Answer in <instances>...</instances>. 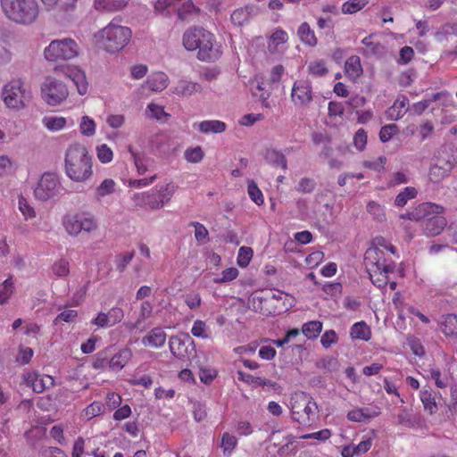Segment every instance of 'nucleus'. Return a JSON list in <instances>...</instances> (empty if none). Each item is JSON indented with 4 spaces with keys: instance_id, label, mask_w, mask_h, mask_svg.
<instances>
[{
    "instance_id": "1",
    "label": "nucleus",
    "mask_w": 457,
    "mask_h": 457,
    "mask_svg": "<svg viewBox=\"0 0 457 457\" xmlns=\"http://www.w3.org/2000/svg\"><path fill=\"white\" fill-rule=\"evenodd\" d=\"M65 174L75 182H85L93 174L92 158L87 148L79 144L68 147L64 159Z\"/></svg>"
},
{
    "instance_id": "2",
    "label": "nucleus",
    "mask_w": 457,
    "mask_h": 457,
    "mask_svg": "<svg viewBox=\"0 0 457 457\" xmlns=\"http://www.w3.org/2000/svg\"><path fill=\"white\" fill-rule=\"evenodd\" d=\"M213 42V35L203 28L187 29L183 35L185 48L188 51L197 49V57L204 62H214L219 58L220 52Z\"/></svg>"
},
{
    "instance_id": "3",
    "label": "nucleus",
    "mask_w": 457,
    "mask_h": 457,
    "mask_svg": "<svg viewBox=\"0 0 457 457\" xmlns=\"http://www.w3.org/2000/svg\"><path fill=\"white\" fill-rule=\"evenodd\" d=\"M5 17L19 25L34 24L40 14V7L37 0H0Z\"/></svg>"
},
{
    "instance_id": "4",
    "label": "nucleus",
    "mask_w": 457,
    "mask_h": 457,
    "mask_svg": "<svg viewBox=\"0 0 457 457\" xmlns=\"http://www.w3.org/2000/svg\"><path fill=\"white\" fill-rule=\"evenodd\" d=\"M129 28L113 19L107 26L95 34L96 43L106 52L116 53L123 49L131 38Z\"/></svg>"
},
{
    "instance_id": "5",
    "label": "nucleus",
    "mask_w": 457,
    "mask_h": 457,
    "mask_svg": "<svg viewBox=\"0 0 457 457\" xmlns=\"http://www.w3.org/2000/svg\"><path fill=\"white\" fill-rule=\"evenodd\" d=\"M291 411L295 421L308 425L317 418L318 405L309 395L299 392L291 398Z\"/></svg>"
},
{
    "instance_id": "6",
    "label": "nucleus",
    "mask_w": 457,
    "mask_h": 457,
    "mask_svg": "<svg viewBox=\"0 0 457 457\" xmlns=\"http://www.w3.org/2000/svg\"><path fill=\"white\" fill-rule=\"evenodd\" d=\"M2 96L8 108L17 110L24 108L32 97L31 92L19 79L10 81L3 87Z\"/></svg>"
},
{
    "instance_id": "7",
    "label": "nucleus",
    "mask_w": 457,
    "mask_h": 457,
    "mask_svg": "<svg viewBox=\"0 0 457 457\" xmlns=\"http://www.w3.org/2000/svg\"><path fill=\"white\" fill-rule=\"evenodd\" d=\"M78 44L71 38L53 40L44 51L49 62L70 60L78 55Z\"/></svg>"
},
{
    "instance_id": "8",
    "label": "nucleus",
    "mask_w": 457,
    "mask_h": 457,
    "mask_svg": "<svg viewBox=\"0 0 457 457\" xmlns=\"http://www.w3.org/2000/svg\"><path fill=\"white\" fill-rule=\"evenodd\" d=\"M62 224L71 236H78L80 232L90 233L98 227L96 219L88 212L66 215Z\"/></svg>"
},
{
    "instance_id": "9",
    "label": "nucleus",
    "mask_w": 457,
    "mask_h": 457,
    "mask_svg": "<svg viewBox=\"0 0 457 457\" xmlns=\"http://www.w3.org/2000/svg\"><path fill=\"white\" fill-rule=\"evenodd\" d=\"M249 303L255 312L263 315H277L282 312V308L274 305V292L270 289H262L253 292Z\"/></svg>"
},
{
    "instance_id": "10",
    "label": "nucleus",
    "mask_w": 457,
    "mask_h": 457,
    "mask_svg": "<svg viewBox=\"0 0 457 457\" xmlns=\"http://www.w3.org/2000/svg\"><path fill=\"white\" fill-rule=\"evenodd\" d=\"M41 95L47 104L55 106L67 98L69 91L63 82L49 76L41 85Z\"/></svg>"
},
{
    "instance_id": "11",
    "label": "nucleus",
    "mask_w": 457,
    "mask_h": 457,
    "mask_svg": "<svg viewBox=\"0 0 457 457\" xmlns=\"http://www.w3.org/2000/svg\"><path fill=\"white\" fill-rule=\"evenodd\" d=\"M172 6L176 8L178 16L182 21L189 20L200 12L191 0H157L154 5L159 12H164Z\"/></svg>"
},
{
    "instance_id": "12",
    "label": "nucleus",
    "mask_w": 457,
    "mask_h": 457,
    "mask_svg": "<svg viewBox=\"0 0 457 457\" xmlns=\"http://www.w3.org/2000/svg\"><path fill=\"white\" fill-rule=\"evenodd\" d=\"M58 185L57 176L54 173L46 172L35 187L34 195L37 199L46 202L57 195Z\"/></svg>"
},
{
    "instance_id": "13",
    "label": "nucleus",
    "mask_w": 457,
    "mask_h": 457,
    "mask_svg": "<svg viewBox=\"0 0 457 457\" xmlns=\"http://www.w3.org/2000/svg\"><path fill=\"white\" fill-rule=\"evenodd\" d=\"M365 262L367 266H372L380 271H383L385 275L393 272L395 269L394 263H386L384 258V252L378 247H370L365 253Z\"/></svg>"
},
{
    "instance_id": "14",
    "label": "nucleus",
    "mask_w": 457,
    "mask_h": 457,
    "mask_svg": "<svg viewBox=\"0 0 457 457\" xmlns=\"http://www.w3.org/2000/svg\"><path fill=\"white\" fill-rule=\"evenodd\" d=\"M188 344L194 345L188 334L171 336L169 339V346L172 355L179 360L188 356Z\"/></svg>"
},
{
    "instance_id": "15",
    "label": "nucleus",
    "mask_w": 457,
    "mask_h": 457,
    "mask_svg": "<svg viewBox=\"0 0 457 457\" xmlns=\"http://www.w3.org/2000/svg\"><path fill=\"white\" fill-rule=\"evenodd\" d=\"M291 98L294 104L298 106H304L310 104L312 100V86L310 82L305 80L295 82L292 88Z\"/></svg>"
},
{
    "instance_id": "16",
    "label": "nucleus",
    "mask_w": 457,
    "mask_h": 457,
    "mask_svg": "<svg viewBox=\"0 0 457 457\" xmlns=\"http://www.w3.org/2000/svg\"><path fill=\"white\" fill-rule=\"evenodd\" d=\"M444 212V207L432 203H422L418 206L413 208L411 211H409V220L420 221L426 220L432 214H441Z\"/></svg>"
},
{
    "instance_id": "17",
    "label": "nucleus",
    "mask_w": 457,
    "mask_h": 457,
    "mask_svg": "<svg viewBox=\"0 0 457 457\" xmlns=\"http://www.w3.org/2000/svg\"><path fill=\"white\" fill-rule=\"evenodd\" d=\"M55 71H61L66 77H68L77 87L79 95L87 94L88 83L86 79L84 71L77 67H55Z\"/></svg>"
},
{
    "instance_id": "18",
    "label": "nucleus",
    "mask_w": 457,
    "mask_h": 457,
    "mask_svg": "<svg viewBox=\"0 0 457 457\" xmlns=\"http://www.w3.org/2000/svg\"><path fill=\"white\" fill-rule=\"evenodd\" d=\"M446 219L440 214H432L423 223V229L428 237L439 235L446 227Z\"/></svg>"
},
{
    "instance_id": "19",
    "label": "nucleus",
    "mask_w": 457,
    "mask_h": 457,
    "mask_svg": "<svg viewBox=\"0 0 457 457\" xmlns=\"http://www.w3.org/2000/svg\"><path fill=\"white\" fill-rule=\"evenodd\" d=\"M27 383L29 384L33 391L41 393L46 388L54 386V379L51 376L39 375L37 373H29L26 378Z\"/></svg>"
},
{
    "instance_id": "20",
    "label": "nucleus",
    "mask_w": 457,
    "mask_h": 457,
    "mask_svg": "<svg viewBox=\"0 0 457 457\" xmlns=\"http://www.w3.org/2000/svg\"><path fill=\"white\" fill-rule=\"evenodd\" d=\"M372 37L373 34H370L361 40V43L365 46V47L359 50V53L366 57H382L386 53V48L381 43L372 41Z\"/></svg>"
},
{
    "instance_id": "21",
    "label": "nucleus",
    "mask_w": 457,
    "mask_h": 457,
    "mask_svg": "<svg viewBox=\"0 0 457 457\" xmlns=\"http://www.w3.org/2000/svg\"><path fill=\"white\" fill-rule=\"evenodd\" d=\"M129 151L133 158L135 166L139 175H144L153 167L154 160L144 154L137 153L129 146Z\"/></svg>"
},
{
    "instance_id": "22",
    "label": "nucleus",
    "mask_w": 457,
    "mask_h": 457,
    "mask_svg": "<svg viewBox=\"0 0 457 457\" xmlns=\"http://www.w3.org/2000/svg\"><path fill=\"white\" fill-rule=\"evenodd\" d=\"M166 334L161 328H153L148 335L142 338V344L144 345H149L152 347H161L165 344Z\"/></svg>"
},
{
    "instance_id": "23",
    "label": "nucleus",
    "mask_w": 457,
    "mask_h": 457,
    "mask_svg": "<svg viewBox=\"0 0 457 457\" xmlns=\"http://www.w3.org/2000/svg\"><path fill=\"white\" fill-rule=\"evenodd\" d=\"M145 86L153 92H160L168 87V76L163 72H156L149 76Z\"/></svg>"
},
{
    "instance_id": "24",
    "label": "nucleus",
    "mask_w": 457,
    "mask_h": 457,
    "mask_svg": "<svg viewBox=\"0 0 457 457\" xmlns=\"http://www.w3.org/2000/svg\"><path fill=\"white\" fill-rule=\"evenodd\" d=\"M408 104V98L405 96H400L386 111L387 118L392 120L401 119L406 112L405 107Z\"/></svg>"
},
{
    "instance_id": "25",
    "label": "nucleus",
    "mask_w": 457,
    "mask_h": 457,
    "mask_svg": "<svg viewBox=\"0 0 457 457\" xmlns=\"http://www.w3.org/2000/svg\"><path fill=\"white\" fill-rule=\"evenodd\" d=\"M131 357L132 351L128 347L123 348L112 357L109 361V367L113 370H120L129 362Z\"/></svg>"
},
{
    "instance_id": "26",
    "label": "nucleus",
    "mask_w": 457,
    "mask_h": 457,
    "mask_svg": "<svg viewBox=\"0 0 457 457\" xmlns=\"http://www.w3.org/2000/svg\"><path fill=\"white\" fill-rule=\"evenodd\" d=\"M255 8L253 6H245L235 10L231 14V21L236 26H242L245 22L255 14Z\"/></svg>"
},
{
    "instance_id": "27",
    "label": "nucleus",
    "mask_w": 457,
    "mask_h": 457,
    "mask_svg": "<svg viewBox=\"0 0 457 457\" xmlns=\"http://www.w3.org/2000/svg\"><path fill=\"white\" fill-rule=\"evenodd\" d=\"M288 39L287 33L281 29H277L269 37L268 50L270 54H275L278 51L279 45L287 43Z\"/></svg>"
},
{
    "instance_id": "28",
    "label": "nucleus",
    "mask_w": 457,
    "mask_h": 457,
    "mask_svg": "<svg viewBox=\"0 0 457 457\" xmlns=\"http://www.w3.org/2000/svg\"><path fill=\"white\" fill-rule=\"evenodd\" d=\"M127 5L126 0H96L95 7L99 11L116 12Z\"/></svg>"
},
{
    "instance_id": "29",
    "label": "nucleus",
    "mask_w": 457,
    "mask_h": 457,
    "mask_svg": "<svg viewBox=\"0 0 457 457\" xmlns=\"http://www.w3.org/2000/svg\"><path fill=\"white\" fill-rule=\"evenodd\" d=\"M350 335L353 339L369 341L371 332L370 327L364 321H360L352 326Z\"/></svg>"
},
{
    "instance_id": "30",
    "label": "nucleus",
    "mask_w": 457,
    "mask_h": 457,
    "mask_svg": "<svg viewBox=\"0 0 457 457\" xmlns=\"http://www.w3.org/2000/svg\"><path fill=\"white\" fill-rule=\"evenodd\" d=\"M301 41L310 46H315L318 43L314 31L311 29L307 22H303L297 31Z\"/></svg>"
},
{
    "instance_id": "31",
    "label": "nucleus",
    "mask_w": 457,
    "mask_h": 457,
    "mask_svg": "<svg viewBox=\"0 0 457 457\" xmlns=\"http://www.w3.org/2000/svg\"><path fill=\"white\" fill-rule=\"evenodd\" d=\"M446 168L437 164L432 165L428 173L429 179L434 183H438L447 177L453 165L449 162H446Z\"/></svg>"
},
{
    "instance_id": "32",
    "label": "nucleus",
    "mask_w": 457,
    "mask_h": 457,
    "mask_svg": "<svg viewBox=\"0 0 457 457\" xmlns=\"http://www.w3.org/2000/svg\"><path fill=\"white\" fill-rule=\"evenodd\" d=\"M345 71L352 78H359L362 74V67L360 57L357 55L350 56L345 62Z\"/></svg>"
},
{
    "instance_id": "33",
    "label": "nucleus",
    "mask_w": 457,
    "mask_h": 457,
    "mask_svg": "<svg viewBox=\"0 0 457 457\" xmlns=\"http://www.w3.org/2000/svg\"><path fill=\"white\" fill-rule=\"evenodd\" d=\"M198 127L202 133H221L226 129V124L220 120H204Z\"/></svg>"
},
{
    "instance_id": "34",
    "label": "nucleus",
    "mask_w": 457,
    "mask_h": 457,
    "mask_svg": "<svg viewBox=\"0 0 457 457\" xmlns=\"http://www.w3.org/2000/svg\"><path fill=\"white\" fill-rule=\"evenodd\" d=\"M153 312V306L148 301H145L141 303L139 318L132 323L127 325L129 330L139 328L142 320L149 318Z\"/></svg>"
},
{
    "instance_id": "35",
    "label": "nucleus",
    "mask_w": 457,
    "mask_h": 457,
    "mask_svg": "<svg viewBox=\"0 0 457 457\" xmlns=\"http://www.w3.org/2000/svg\"><path fill=\"white\" fill-rule=\"evenodd\" d=\"M253 95L255 96H259L262 103L267 106L266 101L270 96V92L272 87L268 86V80H259L256 79L255 90L253 87H252Z\"/></svg>"
},
{
    "instance_id": "36",
    "label": "nucleus",
    "mask_w": 457,
    "mask_h": 457,
    "mask_svg": "<svg viewBox=\"0 0 457 457\" xmlns=\"http://www.w3.org/2000/svg\"><path fill=\"white\" fill-rule=\"evenodd\" d=\"M370 278L374 286H376L378 288L385 287L388 283V276L385 275L383 271H380L379 270L376 268H372V266H367Z\"/></svg>"
},
{
    "instance_id": "37",
    "label": "nucleus",
    "mask_w": 457,
    "mask_h": 457,
    "mask_svg": "<svg viewBox=\"0 0 457 457\" xmlns=\"http://www.w3.org/2000/svg\"><path fill=\"white\" fill-rule=\"evenodd\" d=\"M441 330L445 336L457 335V315L448 314L441 323Z\"/></svg>"
},
{
    "instance_id": "38",
    "label": "nucleus",
    "mask_w": 457,
    "mask_h": 457,
    "mask_svg": "<svg viewBox=\"0 0 457 457\" xmlns=\"http://www.w3.org/2000/svg\"><path fill=\"white\" fill-rule=\"evenodd\" d=\"M322 330V323L319 320H312L303 325L302 331L310 339L316 338Z\"/></svg>"
},
{
    "instance_id": "39",
    "label": "nucleus",
    "mask_w": 457,
    "mask_h": 457,
    "mask_svg": "<svg viewBox=\"0 0 457 457\" xmlns=\"http://www.w3.org/2000/svg\"><path fill=\"white\" fill-rule=\"evenodd\" d=\"M266 159L274 166H280L283 170H287V162L285 155L277 150H268Z\"/></svg>"
},
{
    "instance_id": "40",
    "label": "nucleus",
    "mask_w": 457,
    "mask_h": 457,
    "mask_svg": "<svg viewBox=\"0 0 457 457\" xmlns=\"http://www.w3.org/2000/svg\"><path fill=\"white\" fill-rule=\"evenodd\" d=\"M417 194L418 191L415 187H407L396 195L395 204L399 207H403L407 204L408 200L415 198Z\"/></svg>"
},
{
    "instance_id": "41",
    "label": "nucleus",
    "mask_w": 457,
    "mask_h": 457,
    "mask_svg": "<svg viewBox=\"0 0 457 457\" xmlns=\"http://www.w3.org/2000/svg\"><path fill=\"white\" fill-rule=\"evenodd\" d=\"M420 400L424 405L425 411H427L429 414H433L437 411V405L431 392L428 390L420 391Z\"/></svg>"
},
{
    "instance_id": "42",
    "label": "nucleus",
    "mask_w": 457,
    "mask_h": 457,
    "mask_svg": "<svg viewBox=\"0 0 457 457\" xmlns=\"http://www.w3.org/2000/svg\"><path fill=\"white\" fill-rule=\"evenodd\" d=\"M54 275L57 278H64L70 274V263L66 259H59L51 267Z\"/></svg>"
},
{
    "instance_id": "43",
    "label": "nucleus",
    "mask_w": 457,
    "mask_h": 457,
    "mask_svg": "<svg viewBox=\"0 0 457 457\" xmlns=\"http://www.w3.org/2000/svg\"><path fill=\"white\" fill-rule=\"evenodd\" d=\"M115 190V182L112 179H104L96 189V198L99 200L102 197L112 194Z\"/></svg>"
},
{
    "instance_id": "44",
    "label": "nucleus",
    "mask_w": 457,
    "mask_h": 457,
    "mask_svg": "<svg viewBox=\"0 0 457 457\" xmlns=\"http://www.w3.org/2000/svg\"><path fill=\"white\" fill-rule=\"evenodd\" d=\"M14 290L13 280L12 278L5 279L0 289V304H4L7 302L10 296L12 295Z\"/></svg>"
},
{
    "instance_id": "45",
    "label": "nucleus",
    "mask_w": 457,
    "mask_h": 457,
    "mask_svg": "<svg viewBox=\"0 0 457 457\" xmlns=\"http://www.w3.org/2000/svg\"><path fill=\"white\" fill-rule=\"evenodd\" d=\"M134 255V251L118 254L115 258V265L117 270H119L120 272L124 271L128 264H129V262L132 261Z\"/></svg>"
},
{
    "instance_id": "46",
    "label": "nucleus",
    "mask_w": 457,
    "mask_h": 457,
    "mask_svg": "<svg viewBox=\"0 0 457 457\" xmlns=\"http://www.w3.org/2000/svg\"><path fill=\"white\" fill-rule=\"evenodd\" d=\"M367 0H349L342 5V12L344 13H354L362 9L366 4Z\"/></svg>"
},
{
    "instance_id": "47",
    "label": "nucleus",
    "mask_w": 457,
    "mask_h": 457,
    "mask_svg": "<svg viewBox=\"0 0 457 457\" xmlns=\"http://www.w3.org/2000/svg\"><path fill=\"white\" fill-rule=\"evenodd\" d=\"M204 156V154L201 146H195L194 148H188L185 151V158L188 162L198 163Z\"/></svg>"
},
{
    "instance_id": "48",
    "label": "nucleus",
    "mask_w": 457,
    "mask_h": 457,
    "mask_svg": "<svg viewBox=\"0 0 457 457\" xmlns=\"http://www.w3.org/2000/svg\"><path fill=\"white\" fill-rule=\"evenodd\" d=\"M253 250L248 246H242L239 249L238 256H237V264L241 268H245L248 266L252 257H253Z\"/></svg>"
},
{
    "instance_id": "49",
    "label": "nucleus",
    "mask_w": 457,
    "mask_h": 457,
    "mask_svg": "<svg viewBox=\"0 0 457 457\" xmlns=\"http://www.w3.org/2000/svg\"><path fill=\"white\" fill-rule=\"evenodd\" d=\"M399 131V128L396 124H388L381 128L379 131V139L383 142H388L394 135Z\"/></svg>"
},
{
    "instance_id": "50",
    "label": "nucleus",
    "mask_w": 457,
    "mask_h": 457,
    "mask_svg": "<svg viewBox=\"0 0 457 457\" xmlns=\"http://www.w3.org/2000/svg\"><path fill=\"white\" fill-rule=\"evenodd\" d=\"M177 90L182 96H191L195 92H200L202 87L198 83L181 82Z\"/></svg>"
},
{
    "instance_id": "51",
    "label": "nucleus",
    "mask_w": 457,
    "mask_h": 457,
    "mask_svg": "<svg viewBox=\"0 0 457 457\" xmlns=\"http://www.w3.org/2000/svg\"><path fill=\"white\" fill-rule=\"evenodd\" d=\"M397 420L400 425L406 428H412L416 425V419L406 409H403L397 415Z\"/></svg>"
},
{
    "instance_id": "52",
    "label": "nucleus",
    "mask_w": 457,
    "mask_h": 457,
    "mask_svg": "<svg viewBox=\"0 0 457 457\" xmlns=\"http://www.w3.org/2000/svg\"><path fill=\"white\" fill-rule=\"evenodd\" d=\"M44 123L50 130H60L65 126L66 120L62 117H48L45 118Z\"/></svg>"
},
{
    "instance_id": "53",
    "label": "nucleus",
    "mask_w": 457,
    "mask_h": 457,
    "mask_svg": "<svg viewBox=\"0 0 457 457\" xmlns=\"http://www.w3.org/2000/svg\"><path fill=\"white\" fill-rule=\"evenodd\" d=\"M96 154L98 160L103 163L110 162L113 157L112 151L105 144L97 146Z\"/></svg>"
},
{
    "instance_id": "54",
    "label": "nucleus",
    "mask_w": 457,
    "mask_h": 457,
    "mask_svg": "<svg viewBox=\"0 0 457 457\" xmlns=\"http://www.w3.org/2000/svg\"><path fill=\"white\" fill-rule=\"evenodd\" d=\"M248 195L251 197V199L258 205H261L263 204V195L262 191L257 187L256 183L253 181H251L248 184Z\"/></svg>"
},
{
    "instance_id": "55",
    "label": "nucleus",
    "mask_w": 457,
    "mask_h": 457,
    "mask_svg": "<svg viewBox=\"0 0 457 457\" xmlns=\"http://www.w3.org/2000/svg\"><path fill=\"white\" fill-rule=\"evenodd\" d=\"M237 444L236 436L227 432L222 435L220 447L223 448L224 453H230L237 446Z\"/></svg>"
},
{
    "instance_id": "56",
    "label": "nucleus",
    "mask_w": 457,
    "mask_h": 457,
    "mask_svg": "<svg viewBox=\"0 0 457 457\" xmlns=\"http://www.w3.org/2000/svg\"><path fill=\"white\" fill-rule=\"evenodd\" d=\"M80 130L84 136H93L96 130V124L94 120L89 119L87 116H83L80 123Z\"/></svg>"
},
{
    "instance_id": "57",
    "label": "nucleus",
    "mask_w": 457,
    "mask_h": 457,
    "mask_svg": "<svg viewBox=\"0 0 457 457\" xmlns=\"http://www.w3.org/2000/svg\"><path fill=\"white\" fill-rule=\"evenodd\" d=\"M174 192V187L170 184H167L165 187H162L156 194L157 198L160 203H162V206L165 203L169 202L172 194Z\"/></svg>"
},
{
    "instance_id": "58",
    "label": "nucleus",
    "mask_w": 457,
    "mask_h": 457,
    "mask_svg": "<svg viewBox=\"0 0 457 457\" xmlns=\"http://www.w3.org/2000/svg\"><path fill=\"white\" fill-rule=\"evenodd\" d=\"M315 187L316 183L312 179L303 178L299 181L296 190L307 194L312 193L315 189Z\"/></svg>"
},
{
    "instance_id": "59",
    "label": "nucleus",
    "mask_w": 457,
    "mask_h": 457,
    "mask_svg": "<svg viewBox=\"0 0 457 457\" xmlns=\"http://www.w3.org/2000/svg\"><path fill=\"white\" fill-rule=\"evenodd\" d=\"M309 72L315 76H324L328 69L324 61L311 62L308 66Z\"/></svg>"
},
{
    "instance_id": "60",
    "label": "nucleus",
    "mask_w": 457,
    "mask_h": 457,
    "mask_svg": "<svg viewBox=\"0 0 457 457\" xmlns=\"http://www.w3.org/2000/svg\"><path fill=\"white\" fill-rule=\"evenodd\" d=\"M104 405L100 402H93L85 409V416L87 419H92L100 415L103 412Z\"/></svg>"
},
{
    "instance_id": "61",
    "label": "nucleus",
    "mask_w": 457,
    "mask_h": 457,
    "mask_svg": "<svg viewBox=\"0 0 457 457\" xmlns=\"http://www.w3.org/2000/svg\"><path fill=\"white\" fill-rule=\"evenodd\" d=\"M19 209L26 219H31L36 216L34 209L29 204L27 199L23 196L19 198Z\"/></svg>"
},
{
    "instance_id": "62",
    "label": "nucleus",
    "mask_w": 457,
    "mask_h": 457,
    "mask_svg": "<svg viewBox=\"0 0 457 457\" xmlns=\"http://www.w3.org/2000/svg\"><path fill=\"white\" fill-rule=\"evenodd\" d=\"M367 137V133L363 129L357 130L353 137V144L358 150L362 151L365 148Z\"/></svg>"
},
{
    "instance_id": "63",
    "label": "nucleus",
    "mask_w": 457,
    "mask_h": 457,
    "mask_svg": "<svg viewBox=\"0 0 457 457\" xmlns=\"http://www.w3.org/2000/svg\"><path fill=\"white\" fill-rule=\"evenodd\" d=\"M283 73H284V67L282 65L278 64V65L274 66L271 69L270 75L268 79V86H270V87H273V85L278 83L280 80Z\"/></svg>"
},
{
    "instance_id": "64",
    "label": "nucleus",
    "mask_w": 457,
    "mask_h": 457,
    "mask_svg": "<svg viewBox=\"0 0 457 457\" xmlns=\"http://www.w3.org/2000/svg\"><path fill=\"white\" fill-rule=\"evenodd\" d=\"M217 376V371L211 368H201L199 377L203 383L210 384Z\"/></svg>"
}]
</instances>
